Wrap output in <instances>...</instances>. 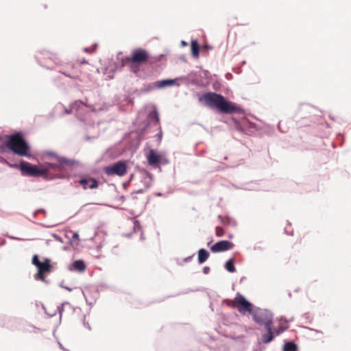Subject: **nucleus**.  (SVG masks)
Wrapping results in <instances>:
<instances>
[{
    "instance_id": "2",
    "label": "nucleus",
    "mask_w": 351,
    "mask_h": 351,
    "mask_svg": "<svg viewBox=\"0 0 351 351\" xmlns=\"http://www.w3.org/2000/svg\"><path fill=\"white\" fill-rule=\"evenodd\" d=\"M32 263L36 266L38 269L37 273L34 275L35 280L47 282L46 275L50 274L53 271L51 260L45 258L41 261L39 259L38 255L35 254L32 257Z\"/></svg>"
},
{
    "instance_id": "24",
    "label": "nucleus",
    "mask_w": 351,
    "mask_h": 351,
    "mask_svg": "<svg viewBox=\"0 0 351 351\" xmlns=\"http://www.w3.org/2000/svg\"><path fill=\"white\" fill-rule=\"evenodd\" d=\"M72 110H73V109H72L71 108V109H70V110H67V109H66V110H65V111H66V113H67V114H70V113L72 112Z\"/></svg>"
},
{
    "instance_id": "20",
    "label": "nucleus",
    "mask_w": 351,
    "mask_h": 351,
    "mask_svg": "<svg viewBox=\"0 0 351 351\" xmlns=\"http://www.w3.org/2000/svg\"><path fill=\"white\" fill-rule=\"evenodd\" d=\"M225 268L229 271V272H234L236 269L234 265V262L232 259L228 260L225 265Z\"/></svg>"
},
{
    "instance_id": "1",
    "label": "nucleus",
    "mask_w": 351,
    "mask_h": 351,
    "mask_svg": "<svg viewBox=\"0 0 351 351\" xmlns=\"http://www.w3.org/2000/svg\"><path fill=\"white\" fill-rule=\"evenodd\" d=\"M199 101L210 108H217L221 112L231 114L237 112L240 108L233 102L228 101L223 96L216 93L209 92L201 95Z\"/></svg>"
},
{
    "instance_id": "7",
    "label": "nucleus",
    "mask_w": 351,
    "mask_h": 351,
    "mask_svg": "<svg viewBox=\"0 0 351 351\" xmlns=\"http://www.w3.org/2000/svg\"><path fill=\"white\" fill-rule=\"evenodd\" d=\"M150 56L147 51L138 48L134 49L130 56L125 58V61L136 66L145 64L149 59Z\"/></svg>"
},
{
    "instance_id": "13",
    "label": "nucleus",
    "mask_w": 351,
    "mask_h": 351,
    "mask_svg": "<svg viewBox=\"0 0 351 351\" xmlns=\"http://www.w3.org/2000/svg\"><path fill=\"white\" fill-rule=\"evenodd\" d=\"M79 182L84 189H87L88 188L93 189L98 186V182L94 178H83L81 179Z\"/></svg>"
},
{
    "instance_id": "5",
    "label": "nucleus",
    "mask_w": 351,
    "mask_h": 351,
    "mask_svg": "<svg viewBox=\"0 0 351 351\" xmlns=\"http://www.w3.org/2000/svg\"><path fill=\"white\" fill-rule=\"evenodd\" d=\"M252 318L258 324L264 326L266 330H270L273 324V315L265 309L257 308L251 313Z\"/></svg>"
},
{
    "instance_id": "17",
    "label": "nucleus",
    "mask_w": 351,
    "mask_h": 351,
    "mask_svg": "<svg viewBox=\"0 0 351 351\" xmlns=\"http://www.w3.org/2000/svg\"><path fill=\"white\" fill-rule=\"evenodd\" d=\"M73 269L80 272H82L86 269V265L81 260L75 261L72 265Z\"/></svg>"
},
{
    "instance_id": "25",
    "label": "nucleus",
    "mask_w": 351,
    "mask_h": 351,
    "mask_svg": "<svg viewBox=\"0 0 351 351\" xmlns=\"http://www.w3.org/2000/svg\"><path fill=\"white\" fill-rule=\"evenodd\" d=\"M87 63V62L85 60H83L82 62H81V64H86Z\"/></svg>"
},
{
    "instance_id": "23",
    "label": "nucleus",
    "mask_w": 351,
    "mask_h": 351,
    "mask_svg": "<svg viewBox=\"0 0 351 351\" xmlns=\"http://www.w3.org/2000/svg\"><path fill=\"white\" fill-rule=\"evenodd\" d=\"M152 114L154 115V117L156 119V122L158 123L159 122V117H158V113L156 112H154Z\"/></svg>"
},
{
    "instance_id": "19",
    "label": "nucleus",
    "mask_w": 351,
    "mask_h": 351,
    "mask_svg": "<svg viewBox=\"0 0 351 351\" xmlns=\"http://www.w3.org/2000/svg\"><path fill=\"white\" fill-rule=\"evenodd\" d=\"M283 351H298V346L293 342H287L284 345Z\"/></svg>"
},
{
    "instance_id": "12",
    "label": "nucleus",
    "mask_w": 351,
    "mask_h": 351,
    "mask_svg": "<svg viewBox=\"0 0 351 351\" xmlns=\"http://www.w3.org/2000/svg\"><path fill=\"white\" fill-rule=\"evenodd\" d=\"M234 244L228 241L223 240L217 242L211 247L210 250L213 253H217L221 252L227 251L232 249Z\"/></svg>"
},
{
    "instance_id": "21",
    "label": "nucleus",
    "mask_w": 351,
    "mask_h": 351,
    "mask_svg": "<svg viewBox=\"0 0 351 351\" xmlns=\"http://www.w3.org/2000/svg\"><path fill=\"white\" fill-rule=\"evenodd\" d=\"M82 105H86L83 101H75L71 105V108L72 109L78 110Z\"/></svg>"
},
{
    "instance_id": "14",
    "label": "nucleus",
    "mask_w": 351,
    "mask_h": 351,
    "mask_svg": "<svg viewBox=\"0 0 351 351\" xmlns=\"http://www.w3.org/2000/svg\"><path fill=\"white\" fill-rule=\"evenodd\" d=\"M218 219H219L221 223L225 227L237 226L236 221L228 216L219 215Z\"/></svg>"
},
{
    "instance_id": "11",
    "label": "nucleus",
    "mask_w": 351,
    "mask_h": 351,
    "mask_svg": "<svg viewBox=\"0 0 351 351\" xmlns=\"http://www.w3.org/2000/svg\"><path fill=\"white\" fill-rule=\"evenodd\" d=\"M285 328L283 326H279L278 328H274L273 324L270 327V330L266 331V332L262 335V342L263 343H269L272 341L276 336H278L285 330Z\"/></svg>"
},
{
    "instance_id": "16",
    "label": "nucleus",
    "mask_w": 351,
    "mask_h": 351,
    "mask_svg": "<svg viewBox=\"0 0 351 351\" xmlns=\"http://www.w3.org/2000/svg\"><path fill=\"white\" fill-rule=\"evenodd\" d=\"M209 257V253L204 249H200L198 251V262L199 264L204 263Z\"/></svg>"
},
{
    "instance_id": "28",
    "label": "nucleus",
    "mask_w": 351,
    "mask_h": 351,
    "mask_svg": "<svg viewBox=\"0 0 351 351\" xmlns=\"http://www.w3.org/2000/svg\"><path fill=\"white\" fill-rule=\"evenodd\" d=\"M74 237H78V235H77V234H74Z\"/></svg>"
},
{
    "instance_id": "8",
    "label": "nucleus",
    "mask_w": 351,
    "mask_h": 351,
    "mask_svg": "<svg viewBox=\"0 0 351 351\" xmlns=\"http://www.w3.org/2000/svg\"><path fill=\"white\" fill-rule=\"evenodd\" d=\"M128 167L124 161H119L112 165L107 166L104 169V171L108 176L117 175L122 177L127 173Z\"/></svg>"
},
{
    "instance_id": "27",
    "label": "nucleus",
    "mask_w": 351,
    "mask_h": 351,
    "mask_svg": "<svg viewBox=\"0 0 351 351\" xmlns=\"http://www.w3.org/2000/svg\"><path fill=\"white\" fill-rule=\"evenodd\" d=\"M182 45H186V43L184 41H182Z\"/></svg>"
},
{
    "instance_id": "15",
    "label": "nucleus",
    "mask_w": 351,
    "mask_h": 351,
    "mask_svg": "<svg viewBox=\"0 0 351 351\" xmlns=\"http://www.w3.org/2000/svg\"><path fill=\"white\" fill-rule=\"evenodd\" d=\"M176 84V80H165L156 82L158 88H161L169 86H173Z\"/></svg>"
},
{
    "instance_id": "26",
    "label": "nucleus",
    "mask_w": 351,
    "mask_h": 351,
    "mask_svg": "<svg viewBox=\"0 0 351 351\" xmlns=\"http://www.w3.org/2000/svg\"><path fill=\"white\" fill-rule=\"evenodd\" d=\"M158 137H159L160 138H161V137H162V133H160V134H158Z\"/></svg>"
},
{
    "instance_id": "10",
    "label": "nucleus",
    "mask_w": 351,
    "mask_h": 351,
    "mask_svg": "<svg viewBox=\"0 0 351 351\" xmlns=\"http://www.w3.org/2000/svg\"><path fill=\"white\" fill-rule=\"evenodd\" d=\"M47 155L50 156L51 157H53L55 159V161L53 162H46L44 165H41L40 167H43L42 169H47V173H49V170L51 169H61V167H63V165L68 164L69 161L64 158L59 156H57L53 153H47Z\"/></svg>"
},
{
    "instance_id": "18",
    "label": "nucleus",
    "mask_w": 351,
    "mask_h": 351,
    "mask_svg": "<svg viewBox=\"0 0 351 351\" xmlns=\"http://www.w3.org/2000/svg\"><path fill=\"white\" fill-rule=\"evenodd\" d=\"M191 53L192 55L197 58L199 54V45L196 40H192L191 42Z\"/></svg>"
},
{
    "instance_id": "6",
    "label": "nucleus",
    "mask_w": 351,
    "mask_h": 351,
    "mask_svg": "<svg viewBox=\"0 0 351 351\" xmlns=\"http://www.w3.org/2000/svg\"><path fill=\"white\" fill-rule=\"evenodd\" d=\"M19 168L21 174L25 176L32 177H47V169L38 168L36 165H33L25 161H21Z\"/></svg>"
},
{
    "instance_id": "22",
    "label": "nucleus",
    "mask_w": 351,
    "mask_h": 351,
    "mask_svg": "<svg viewBox=\"0 0 351 351\" xmlns=\"http://www.w3.org/2000/svg\"><path fill=\"white\" fill-rule=\"evenodd\" d=\"M215 234L217 237H222L224 235V231L223 228L217 226L215 228Z\"/></svg>"
},
{
    "instance_id": "4",
    "label": "nucleus",
    "mask_w": 351,
    "mask_h": 351,
    "mask_svg": "<svg viewBox=\"0 0 351 351\" xmlns=\"http://www.w3.org/2000/svg\"><path fill=\"white\" fill-rule=\"evenodd\" d=\"M227 305L230 307L237 308V311L241 314L252 313L253 305L247 301L243 295L237 293L233 300H227L226 301Z\"/></svg>"
},
{
    "instance_id": "9",
    "label": "nucleus",
    "mask_w": 351,
    "mask_h": 351,
    "mask_svg": "<svg viewBox=\"0 0 351 351\" xmlns=\"http://www.w3.org/2000/svg\"><path fill=\"white\" fill-rule=\"evenodd\" d=\"M147 160L148 164L152 167H158L160 165H167L169 162L164 154H158L154 149L149 151Z\"/></svg>"
},
{
    "instance_id": "3",
    "label": "nucleus",
    "mask_w": 351,
    "mask_h": 351,
    "mask_svg": "<svg viewBox=\"0 0 351 351\" xmlns=\"http://www.w3.org/2000/svg\"><path fill=\"white\" fill-rule=\"evenodd\" d=\"M8 147L14 154L20 156H30L29 146L19 134L11 136L8 143Z\"/></svg>"
}]
</instances>
